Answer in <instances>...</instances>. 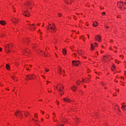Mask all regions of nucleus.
I'll return each instance as SVG.
<instances>
[{"instance_id": "6e6d98bb", "label": "nucleus", "mask_w": 126, "mask_h": 126, "mask_svg": "<svg viewBox=\"0 0 126 126\" xmlns=\"http://www.w3.org/2000/svg\"><path fill=\"white\" fill-rule=\"evenodd\" d=\"M104 88L105 89H106V87H104Z\"/></svg>"}, {"instance_id": "f03ea898", "label": "nucleus", "mask_w": 126, "mask_h": 126, "mask_svg": "<svg viewBox=\"0 0 126 126\" xmlns=\"http://www.w3.org/2000/svg\"><path fill=\"white\" fill-rule=\"evenodd\" d=\"M50 25V26L48 27L47 29L49 31H51V32H54L55 33V32L57 31V29H56V26H55V25Z\"/></svg>"}, {"instance_id": "20e7f679", "label": "nucleus", "mask_w": 126, "mask_h": 126, "mask_svg": "<svg viewBox=\"0 0 126 126\" xmlns=\"http://www.w3.org/2000/svg\"><path fill=\"white\" fill-rule=\"evenodd\" d=\"M29 29L31 30V31H33V30H35L36 29V28H35V25L34 24L32 25H28Z\"/></svg>"}, {"instance_id": "49530a36", "label": "nucleus", "mask_w": 126, "mask_h": 126, "mask_svg": "<svg viewBox=\"0 0 126 126\" xmlns=\"http://www.w3.org/2000/svg\"><path fill=\"white\" fill-rule=\"evenodd\" d=\"M34 118H37V116H36V115H34Z\"/></svg>"}, {"instance_id": "aec40b11", "label": "nucleus", "mask_w": 126, "mask_h": 126, "mask_svg": "<svg viewBox=\"0 0 126 126\" xmlns=\"http://www.w3.org/2000/svg\"><path fill=\"white\" fill-rule=\"evenodd\" d=\"M91 51H94L95 50V47H94L93 43H91Z\"/></svg>"}, {"instance_id": "f257e3e1", "label": "nucleus", "mask_w": 126, "mask_h": 126, "mask_svg": "<svg viewBox=\"0 0 126 126\" xmlns=\"http://www.w3.org/2000/svg\"><path fill=\"white\" fill-rule=\"evenodd\" d=\"M55 89L60 92L59 93V95H61V96H63V92H62V90H63V84H59L57 86L55 87Z\"/></svg>"}, {"instance_id": "473e14b6", "label": "nucleus", "mask_w": 126, "mask_h": 126, "mask_svg": "<svg viewBox=\"0 0 126 126\" xmlns=\"http://www.w3.org/2000/svg\"><path fill=\"white\" fill-rule=\"evenodd\" d=\"M33 121H34V122H35V124L37 125V124H38V121H37V120H34V119H32Z\"/></svg>"}, {"instance_id": "4d7b16f0", "label": "nucleus", "mask_w": 126, "mask_h": 126, "mask_svg": "<svg viewBox=\"0 0 126 126\" xmlns=\"http://www.w3.org/2000/svg\"><path fill=\"white\" fill-rule=\"evenodd\" d=\"M47 84H48V82H47Z\"/></svg>"}, {"instance_id": "a211bd4d", "label": "nucleus", "mask_w": 126, "mask_h": 126, "mask_svg": "<svg viewBox=\"0 0 126 126\" xmlns=\"http://www.w3.org/2000/svg\"><path fill=\"white\" fill-rule=\"evenodd\" d=\"M78 54H79L80 56H83V55H84V52H83V50H80L78 51Z\"/></svg>"}, {"instance_id": "2eb2a0df", "label": "nucleus", "mask_w": 126, "mask_h": 126, "mask_svg": "<svg viewBox=\"0 0 126 126\" xmlns=\"http://www.w3.org/2000/svg\"><path fill=\"white\" fill-rule=\"evenodd\" d=\"M32 4H33V2H27L26 3V6H27L28 7H29L30 8H31V6L32 5Z\"/></svg>"}, {"instance_id": "6e6552de", "label": "nucleus", "mask_w": 126, "mask_h": 126, "mask_svg": "<svg viewBox=\"0 0 126 126\" xmlns=\"http://www.w3.org/2000/svg\"><path fill=\"white\" fill-rule=\"evenodd\" d=\"M10 46H11V45H7L5 46V48L6 53H9V52H10V51L9 50V48H10Z\"/></svg>"}, {"instance_id": "13d9d810", "label": "nucleus", "mask_w": 126, "mask_h": 126, "mask_svg": "<svg viewBox=\"0 0 126 126\" xmlns=\"http://www.w3.org/2000/svg\"><path fill=\"white\" fill-rule=\"evenodd\" d=\"M86 87V86H85V88Z\"/></svg>"}, {"instance_id": "2f4dec72", "label": "nucleus", "mask_w": 126, "mask_h": 126, "mask_svg": "<svg viewBox=\"0 0 126 126\" xmlns=\"http://www.w3.org/2000/svg\"><path fill=\"white\" fill-rule=\"evenodd\" d=\"M90 79V76H89L88 78H86L87 81H88Z\"/></svg>"}, {"instance_id": "ea45409f", "label": "nucleus", "mask_w": 126, "mask_h": 126, "mask_svg": "<svg viewBox=\"0 0 126 126\" xmlns=\"http://www.w3.org/2000/svg\"><path fill=\"white\" fill-rule=\"evenodd\" d=\"M105 28H107V29L109 28V26H105Z\"/></svg>"}, {"instance_id": "7ed1b4c3", "label": "nucleus", "mask_w": 126, "mask_h": 126, "mask_svg": "<svg viewBox=\"0 0 126 126\" xmlns=\"http://www.w3.org/2000/svg\"><path fill=\"white\" fill-rule=\"evenodd\" d=\"M125 4H126V2L123 3L122 2H118L117 3V6L118 7H119V8H120V9H122L123 8V6H124Z\"/></svg>"}, {"instance_id": "4468645a", "label": "nucleus", "mask_w": 126, "mask_h": 126, "mask_svg": "<svg viewBox=\"0 0 126 126\" xmlns=\"http://www.w3.org/2000/svg\"><path fill=\"white\" fill-rule=\"evenodd\" d=\"M64 1L67 4H71V3L73 2V0H64Z\"/></svg>"}, {"instance_id": "09e8293b", "label": "nucleus", "mask_w": 126, "mask_h": 126, "mask_svg": "<svg viewBox=\"0 0 126 126\" xmlns=\"http://www.w3.org/2000/svg\"><path fill=\"white\" fill-rule=\"evenodd\" d=\"M27 70H29V68H27Z\"/></svg>"}, {"instance_id": "de8ad7c7", "label": "nucleus", "mask_w": 126, "mask_h": 126, "mask_svg": "<svg viewBox=\"0 0 126 126\" xmlns=\"http://www.w3.org/2000/svg\"><path fill=\"white\" fill-rule=\"evenodd\" d=\"M126 62H124V64L126 65Z\"/></svg>"}, {"instance_id": "412c9836", "label": "nucleus", "mask_w": 126, "mask_h": 126, "mask_svg": "<svg viewBox=\"0 0 126 126\" xmlns=\"http://www.w3.org/2000/svg\"><path fill=\"white\" fill-rule=\"evenodd\" d=\"M71 89H72V91L75 92V91H76V89H77V87L75 86H73L71 87Z\"/></svg>"}, {"instance_id": "4be33fe9", "label": "nucleus", "mask_w": 126, "mask_h": 126, "mask_svg": "<svg viewBox=\"0 0 126 126\" xmlns=\"http://www.w3.org/2000/svg\"><path fill=\"white\" fill-rule=\"evenodd\" d=\"M0 24L1 25H5L6 24V22L4 21H0Z\"/></svg>"}, {"instance_id": "f8f14e48", "label": "nucleus", "mask_w": 126, "mask_h": 126, "mask_svg": "<svg viewBox=\"0 0 126 126\" xmlns=\"http://www.w3.org/2000/svg\"><path fill=\"white\" fill-rule=\"evenodd\" d=\"M23 15L27 16V17H29V16H30V14H29V12H28V11H25L23 13Z\"/></svg>"}, {"instance_id": "423d86ee", "label": "nucleus", "mask_w": 126, "mask_h": 126, "mask_svg": "<svg viewBox=\"0 0 126 126\" xmlns=\"http://www.w3.org/2000/svg\"><path fill=\"white\" fill-rule=\"evenodd\" d=\"M72 63L74 66H78L80 64V62L79 61H73Z\"/></svg>"}, {"instance_id": "6ab92c4d", "label": "nucleus", "mask_w": 126, "mask_h": 126, "mask_svg": "<svg viewBox=\"0 0 126 126\" xmlns=\"http://www.w3.org/2000/svg\"><path fill=\"white\" fill-rule=\"evenodd\" d=\"M30 53V50L29 49H25L23 53L25 54V55H26L25 54H27L28 55Z\"/></svg>"}, {"instance_id": "cd10ccee", "label": "nucleus", "mask_w": 126, "mask_h": 126, "mask_svg": "<svg viewBox=\"0 0 126 126\" xmlns=\"http://www.w3.org/2000/svg\"><path fill=\"white\" fill-rule=\"evenodd\" d=\"M63 53L64 55H66V50H65V49H63Z\"/></svg>"}, {"instance_id": "39448f33", "label": "nucleus", "mask_w": 126, "mask_h": 126, "mask_svg": "<svg viewBox=\"0 0 126 126\" xmlns=\"http://www.w3.org/2000/svg\"><path fill=\"white\" fill-rule=\"evenodd\" d=\"M64 124H65V121H58L57 123V126H64Z\"/></svg>"}, {"instance_id": "393cba45", "label": "nucleus", "mask_w": 126, "mask_h": 126, "mask_svg": "<svg viewBox=\"0 0 126 126\" xmlns=\"http://www.w3.org/2000/svg\"><path fill=\"white\" fill-rule=\"evenodd\" d=\"M123 111H126V105H123L122 106Z\"/></svg>"}, {"instance_id": "72a5a7b5", "label": "nucleus", "mask_w": 126, "mask_h": 126, "mask_svg": "<svg viewBox=\"0 0 126 126\" xmlns=\"http://www.w3.org/2000/svg\"><path fill=\"white\" fill-rule=\"evenodd\" d=\"M95 47H98V43L94 42Z\"/></svg>"}, {"instance_id": "b1692460", "label": "nucleus", "mask_w": 126, "mask_h": 126, "mask_svg": "<svg viewBox=\"0 0 126 126\" xmlns=\"http://www.w3.org/2000/svg\"><path fill=\"white\" fill-rule=\"evenodd\" d=\"M6 69H7L8 70H9L10 69V66H9L8 64H6Z\"/></svg>"}, {"instance_id": "5fc2aeb1", "label": "nucleus", "mask_w": 126, "mask_h": 126, "mask_svg": "<svg viewBox=\"0 0 126 126\" xmlns=\"http://www.w3.org/2000/svg\"><path fill=\"white\" fill-rule=\"evenodd\" d=\"M54 117H56V115H54Z\"/></svg>"}, {"instance_id": "dca6fc26", "label": "nucleus", "mask_w": 126, "mask_h": 126, "mask_svg": "<svg viewBox=\"0 0 126 126\" xmlns=\"http://www.w3.org/2000/svg\"><path fill=\"white\" fill-rule=\"evenodd\" d=\"M109 61V56H104L103 58V61L105 63L108 62Z\"/></svg>"}, {"instance_id": "8fccbe9b", "label": "nucleus", "mask_w": 126, "mask_h": 126, "mask_svg": "<svg viewBox=\"0 0 126 126\" xmlns=\"http://www.w3.org/2000/svg\"><path fill=\"white\" fill-rule=\"evenodd\" d=\"M41 113H42L43 115H44V113H43L42 111H41Z\"/></svg>"}, {"instance_id": "a18cd8bd", "label": "nucleus", "mask_w": 126, "mask_h": 126, "mask_svg": "<svg viewBox=\"0 0 126 126\" xmlns=\"http://www.w3.org/2000/svg\"><path fill=\"white\" fill-rule=\"evenodd\" d=\"M116 63H119V62H118V61L116 60Z\"/></svg>"}, {"instance_id": "603ef678", "label": "nucleus", "mask_w": 126, "mask_h": 126, "mask_svg": "<svg viewBox=\"0 0 126 126\" xmlns=\"http://www.w3.org/2000/svg\"><path fill=\"white\" fill-rule=\"evenodd\" d=\"M88 38L89 39V35H88Z\"/></svg>"}, {"instance_id": "9d476101", "label": "nucleus", "mask_w": 126, "mask_h": 126, "mask_svg": "<svg viewBox=\"0 0 126 126\" xmlns=\"http://www.w3.org/2000/svg\"><path fill=\"white\" fill-rule=\"evenodd\" d=\"M83 82H85V80H84V79H83L82 81L78 80L76 82L77 85H80V84H82Z\"/></svg>"}, {"instance_id": "c756f323", "label": "nucleus", "mask_w": 126, "mask_h": 126, "mask_svg": "<svg viewBox=\"0 0 126 126\" xmlns=\"http://www.w3.org/2000/svg\"><path fill=\"white\" fill-rule=\"evenodd\" d=\"M59 73H63V70H62V68L61 67L59 68Z\"/></svg>"}, {"instance_id": "37998d69", "label": "nucleus", "mask_w": 126, "mask_h": 126, "mask_svg": "<svg viewBox=\"0 0 126 126\" xmlns=\"http://www.w3.org/2000/svg\"><path fill=\"white\" fill-rule=\"evenodd\" d=\"M53 119L54 122H55V123H56V122H57V121L55 120V119L53 118Z\"/></svg>"}, {"instance_id": "e433bc0d", "label": "nucleus", "mask_w": 126, "mask_h": 126, "mask_svg": "<svg viewBox=\"0 0 126 126\" xmlns=\"http://www.w3.org/2000/svg\"><path fill=\"white\" fill-rule=\"evenodd\" d=\"M58 16H59V17H62V14L60 13L58 14Z\"/></svg>"}, {"instance_id": "4c0bfd02", "label": "nucleus", "mask_w": 126, "mask_h": 126, "mask_svg": "<svg viewBox=\"0 0 126 126\" xmlns=\"http://www.w3.org/2000/svg\"><path fill=\"white\" fill-rule=\"evenodd\" d=\"M102 15H105L106 14V13L105 12H102Z\"/></svg>"}, {"instance_id": "79ce46f5", "label": "nucleus", "mask_w": 126, "mask_h": 126, "mask_svg": "<svg viewBox=\"0 0 126 126\" xmlns=\"http://www.w3.org/2000/svg\"><path fill=\"white\" fill-rule=\"evenodd\" d=\"M120 58H122V59L124 58L123 55H120Z\"/></svg>"}, {"instance_id": "c9c22d12", "label": "nucleus", "mask_w": 126, "mask_h": 126, "mask_svg": "<svg viewBox=\"0 0 126 126\" xmlns=\"http://www.w3.org/2000/svg\"><path fill=\"white\" fill-rule=\"evenodd\" d=\"M45 71H46V72H48V71H49V69H47V68H45Z\"/></svg>"}, {"instance_id": "c85d7f7f", "label": "nucleus", "mask_w": 126, "mask_h": 126, "mask_svg": "<svg viewBox=\"0 0 126 126\" xmlns=\"http://www.w3.org/2000/svg\"><path fill=\"white\" fill-rule=\"evenodd\" d=\"M80 39L83 40L84 42H85V38L83 36L80 37Z\"/></svg>"}, {"instance_id": "a878e982", "label": "nucleus", "mask_w": 126, "mask_h": 126, "mask_svg": "<svg viewBox=\"0 0 126 126\" xmlns=\"http://www.w3.org/2000/svg\"><path fill=\"white\" fill-rule=\"evenodd\" d=\"M24 42H25L26 43H27V42H29V41H30V39H29V38H25L24 40Z\"/></svg>"}, {"instance_id": "a19ab883", "label": "nucleus", "mask_w": 126, "mask_h": 126, "mask_svg": "<svg viewBox=\"0 0 126 126\" xmlns=\"http://www.w3.org/2000/svg\"><path fill=\"white\" fill-rule=\"evenodd\" d=\"M2 51V49L1 48H0V52H1Z\"/></svg>"}, {"instance_id": "7c9ffc66", "label": "nucleus", "mask_w": 126, "mask_h": 126, "mask_svg": "<svg viewBox=\"0 0 126 126\" xmlns=\"http://www.w3.org/2000/svg\"><path fill=\"white\" fill-rule=\"evenodd\" d=\"M12 79H13V80H15V81H16L17 80V78L14 77H12Z\"/></svg>"}, {"instance_id": "ddd939ff", "label": "nucleus", "mask_w": 126, "mask_h": 126, "mask_svg": "<svg viewBox=\"0 0 126 126\" xmlns=\"http://www.w3.org/2000/svg\"><path fill=\"white\" fill-rule=\"evenodd\" d=\"M63 101H64V102H66V103H70V102H71L70 99L68 97L63 98Z\"/></svg>"}, {"instance_id": "bf43d9fd", "label": "nucleus", "mask_w": 126, "mask_h": 126, "mask_svg": "<svg viewBox=\"0 0 126 126\" xmlns=\"http://www.w3.org/2000/svg\"><path fill=\"white\" fill-rule=\"evenodd\" d=\"M48 92L50 93V91H48Z\"/></svg>"}, {"instance_id": "f704fd0d", "label": "nucleus", "mask_w": 126, "mask_h": 126, "mask_svg": "<svg viewBox=\"0 0 126 126\" xmlns=\"http://www.w3.org/2000/svg\"><path fill=\"white\" fill-rule=\"evenodd\" d=\"M25 115H27V116H29V113L26 112V113H25Z\"/></svg>"}, {"instance_id": "3c124183", "label": "nucleus", "mask_w": 126, "mask_h": 126, "mask_svg": "<svg viewBox=\"0 0 126 126\" xmlns=\"http://www.w3.org/2000/svg\"><path fill=\"white\" fill-rule=\"evenodd\" d=\"M53 115H56V114H55V113H53Z\"/></svg>"}, {"instance_id": "bb28decb", "label": "nucleus", "mask_w": 126, "mask_h": 126, "mask_svg": "<svg viewBox=\"0 0 126 126\" xmlns=\"http://www.w3.org/2000/svg\"><path fill=\"white\" fill-rule=\"evenodd\" d=\"M116 69V66H115V65H113V67L111 68V70L112 71H114Z\"/></svg>"}, {"instance_id": "58836bf2", "label": "nucleus", "mask_w": 126, "mask_h": 126, "mask_svg": "<svg viewBox=\"0 0 126 126\" xmlns=\"http://www.w3.org/2000/svg\"><path fill=\"white\" fill-rule=\"evenodd\" d=\"M101 85H102V86H104V85H105V83H101Z\"/></svg>"}, {"instance_id": "9b49d317", "label": "nucleus", "mask_w": 126, "mask_h": 126, "mask_svg": "<svg viewBox=\"0 0 126 126\" xmlns=\"http://www.w3.org/2000/svg\"><path fill=\"white\" fill-rule=\"evenodd\" d=\"M95 40L97 42H101V36H99L98 35L95 36Z\"/></svg>"}, {"instance_id": "1a4fd4ad", "label": "nucleus", "mask_w": 126, "mask_h": 126, "mask_svg": "<svg viewBox=\"0 0 126 126\" xmlns=\"http://www.w3.org/2000/svg\"><path fill=\"white\" fill-rule=\"evenodd\" d=\"M15 116H16L17 117H22V115L23 113L22 112H20V111H17L15 113Z\"/></svg>"}, {"instance_id": "864d4df0", "label": "nucleus", "mask_w": 126, "mask_h": 126, "mask_svg": "<svg viewBox=\"0 0 126 126\" xmlns=\"http://www.w3.org/2000/svg\"><path fill=\"white\" fill-rule=\"evenodd\" d=\"M96 54H97V55H98V52H96Z\"/></svg>"}, {"instance_id": "f3484780", "label": "nucleus", "mask_w": 126, "mask_h": 126, "mask_svg": "<svg viewBox=\"0 0 126 126\" xmlns=\"http://www.w3.org/2000/svg\"><path fill=\"white\" fill-rule=\"evenodd\" d=\"M12 21H13V22L15 24H17V23H18V22H19V20H18L16 18H14L12 19Z\"/></svg>"}, {"instance_id": "5701e85b", "label": "nucleus", "mask_w": 126, "mask_h": 126, "mask_svg": "<svg viewBox=\"0 0 126 126\" xmlns=\"http://www.w3.org/2000/svg\"><path fill=\"white\" fill-rule=\"evenodd\" d=\"M93 26H94V27H96V26H98V22H94Z\"/></svg>"}, {"instance_id": "0eeeda50", "label": "nucleus", "mask_w": 126, "mask_h": 126, "mask_svg": "<svg viewBox=\"0 0 126 126\" xmlns=\"http://www.w3.org/2000/svg\"><path fill=\"white\" fill-rule=\"evenodd\" d=\"M34 75H27L26 80H30L31 79H33L34 77H33V76Z\"/></svg>"}, {"instance_id": "c03bdc74", "label": "nucleus", "mask_w": 126, "mask_h": 126, "mask_svg": "<svg viewBox=\"0 0 126 126\" xmlns=\"http://www.w3.org/2000/svg\"><path fill=\"white\" fill-rule=\"evenodd\" d=\"M100 53H101V54H103V53H104V52L103 51H101Z\"/></svg>"}]
</instances>
